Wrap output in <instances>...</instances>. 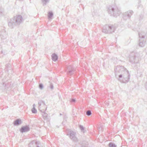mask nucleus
<instances>
[{
    "instance_id": "f257e3e1",
    "label": "nucleus",
    "mask_w": 147,
    "mask_h": 147,
    "mask_svg": "<svg viewBox=\"0 0 147 147\" xmlns=\"http://www.w3.org/2000/svg\"><path fill=\"white\" fill-rule=\"evenodd\" d=\"M115 75L117 79L121 82L126 83L129 81L130 75L128 71L123 67H118L115 69Z\"/></svg>"
},
{
    "instance_id": "f03ea898",
    "label": "nucleus",
    "mask_w": 147,
    "mask_h": 147,
    "mask_svg": "<svg viewBox=\"0 0 147 147\" xmlns=\"http://www.w3.org/2000/svg\"><path fill=\"white\" fill-rule=\"evenodd\" d=\"M22 20L23 18L21 15L17 16L11 20L8 23V25L10 28H12L14 26L20 25L22 22Z\"/></svg>"
},
{
    "instance_id": "7ed1b4c3",
    "label": "nucleus",
    "mask_w": 147,
    "mask_h": 147,
    "mask_svg": "<svg viewBox=\"0 0 147 147\" xmlns=\"http://www.w3.org/2000/svg\"><path fill=\"white\" fill-rule=\"evenodd\" d=\"M38 105L39 107V110L43 113L42 114L43 118L44 119H47L48 114L45 112L47 109V107H46L45 103L44 101L40 100L38 102Z\"/></svg>"
},
{
    "instance_id": "20e7f679",
    "label": "nucleus",
    "mask_w": 147,
    "mask_h": 147,
    "mask_svg": "<svg viewBox=\"0 0 147 147\" xmlns=\"http://www.w3.org/2000/svg\"><path fill=\"white\" fill-rule=\"evenodd\" d=\"M111 16L117 17L121 13L120 10L117 7L115 6H110L107 10Z\"/></svg>"
},
{
    "instance_id": "39448f33",
    "label": "nucleus",
    "mask_w": 147,
    "mask_h": 147,
    "mask_svg": "<svg viewBox=\"0 0 147 147\" xmlns=\"http://www.w3.org/2000/svg\"><path fill=\"white\" fill-rule=\"evenodd\" d=\"M115 30V27L113 25L106 24L103 27L102 32L106 34L111 33L114 32Z\"/></svg>"
},
{
    "instance_id": "423d86ee",
    "label": "nucleus",
    "mask_w": 147,
    "mask_h": 147,
    "mask_svg": "<svg viewBox=\"0 0 147 147\" xmlns=\"http://www.w3.org/2000/svg\"><path fill=\"white\" fill-rule=\"evenodd\" d=\"M137 53L133 52L129 55V61L132 64L137 63L139 61V57Z\"/></svg>"
},
{
    "instance_id": "0eeeda50",
    "label": "nucleus",
    "mask_w": 147,
    "mask_h": 147,
    "mask_svg": "<svg viewBox=\"0 0 147 147\" xmlns=\"http://www.w3.org/2000/svg\"><path fill=\"white\" fill-rule=\"evenodd\" d=\"M66 71L68 75L71 76L75 73L76 69L71 65L66 66Z\"/></svg>"
},
{
    "instance_id": "6e6552de",
    "label": "nucleus",
    "mask_w": 147,
    "mask_h": 147,
    "mask_svg": "<svg viewBox=\"0 0 147 147\" xmlns=\"http://www.w3.org/2000/svg\"><path fill=\"white\" fill-rule=\"evenodd\" d=\"M133 13V11L131 10H129L123 13V19L125 20L127 19H129Z\"/></svg>"
},
{
    "instance_id": "1a4fd4ad",
    "label": "nucleus",
    "mask_w": 147,
    "mask_h": 147,
    "mask_svg": "<svg viewBox=\"0 0 147 147\" xmlns=\"http://www.w3.org/2000/svg\"><path fill=\"white\" fill-rule=\"evenodd\" d=\"M76 133L72 131H69V138L71 140L74 142H78V138L76 136Z\"/></svg>"
},
{
    "instance_id": "9d476101",
    "label": "nucleus",
    "mask_w": 147,
    "mask_h": 147,
    "mask_svg": "<svg viewBox=\"0 0 147 147\" xmlns=\"http://www.w3.org/2000/svg\"><path fill=\"white\" fill-rule=\"evenodd\" d=\"M0 36L2 39H4L6 38L7 35L4 29H2L0 32Z\"/></svg>"
},
{
    "instance_id": "9b49d317",
    "label": "nucleus",
    "mask_w": 147,
    "mask_h": 147,
    "mask_svg": "<svg viewBox=\"0 0 147 147\" xmlns=\"http://www.w3.org/2000/svg\"><path fill=\"white\" fill-rule=\"evenodd\" d=\"M30 128L28 126L26 125L22 127L20 129V131L22 133L27 132L30 130Z\"/></svg>"
},
{
    "instance_id": "f8f14e48",
    "label": "nucleus",
    "mask_w": 147,
    "mask_h": 147,
    "mask_svg": "<svg viewBox=\"0 0 147 147\" xmlns=\"http://www.w3.org/2000/svg\"><path fill=\"white\" fill-rule=\"evenodd\" d=\"M22 123L21 120L20 119H17L14 121L13 123V125L15 126H18L20 125Z\"/></svg>"
},
{
    "instance_id": "ddd939ff",
    "label": "nucleus",
    "mask_w": 147,
    "mask_h": 147,
    "mask_svg": "<svg viewBox=\"0 0 147 147\" xmlns=\"http://www.w3.org/2000/svg\"><path fill=\"white\" fill-rule=\"evenodd\" d=\"M146 33L144 31H142L138 33V35L140 39H144Z\"/></svg>"
},
{
    "instance_id": "4468645a",
    "label": "nucleus",
    "mask_w": 147,
    "mask_h": 147,
    "mask_svg": "<svg viewBox=\"0 0 147 147\" xmlns=\"http://www.w3.org/2000/svg\"><path fill=\"white\" fill-rule=\"evenodd\" d=\"M140 42L139 43V46L141 47H144L145 44L146 40L144 39H140Z\"/></svg>"
},
{
    "instance_id": "2eb2a0df",
    "label": "nucleus",
    "mask_w": 147,
    "mask_h": 147,
    "mask_svg": "<svg viewBox=\"0 0 147 147\" xmlns=\"http://www.w3.org/2000/svg\"><path fill=\"white\" fill-rule=\"evenodd\" d=\"M51 57L52 60L55 61H57L58 59V55L55 53H54L52 54Z\"/></svg>"
},
{
    "instance_id": "dca6fc26",
    "label": "nucleus",
    "mask_w": 147,
    "mask_h": 147,
    "mask_svg": "<svg viewBox=\"0 0 147 147\" xmlns=\"http://www.w3.org/2000/svg\"><path fill=\"white\" fill-rule=\"evenodd\" d=\"M80 144L81 145V147H87L88 145V142L85 141L81 142Z\"/></svg>"
},
{
    "instance_id": "f3484780",
    "label": "nucleus",
    "mask_w": 147,
    "mask_h": 147,
    "mask_svg": "<svg viewBox=\"0 0 147 147\" xmlns=\"http://www.w3.org/2000/svg\"><path fill=\"white\" fill-rule=\"evenodd\" d=\"M53 14L52 11H49V12L48 14V18L49 19H51L53 16Z\"/></svg>"
},
{
    "instance_id": "a211bd4d",
    "label": "nucleus",
    "mask_w": 147,
    "mask_h": 147,
    "mask_svg": "<svg viewBox=\"0 0 147 147\" xmlns=\"http://www.w3.org/2000/svg\"><path fill=\"white\" fill-rule=\"evenodd\" d=\"M42 2L43 3V5L45 6L47 5V3H49V0H41Z\"/></svg>"
},
{
    "instance_id": "6ab92c4d",
    "label": "nucleus",
    "mask_w": 147,
    "mask_h": 147,
    "mask_svg": "<svg viewBox=\"0 0 147 147\" xmlns=\"http://www.w3.org/2000/svg\"><path fill=\"white\" fill-rule=\"evenodd\" d=\"M108 146L109 147H117V146L112 142H110L108 144Z\"/></svg>"
},
{
    "instance_id": "aec40b11",
    "label": "nucleus",
    "mask_w": 147,
    "mask_h": 147,
    "mask_svg": "<svg viewBox=\"0 0 147 147\" xmlns=\"http://www.w3.org/2000/svg\"><path fill=\"white\" fill-rule=\"evenodd\" d=\"M4 9L2 7L0 8V15H2L4 14Z\"/></svg>"
},
{
    "instance_id": "412c9836",
    "label": "nucleus",
    "mask_w": 147,
    "mask_h": 147,
    "mask_svg": "<svg viewBox=\"0 0 147 147\" xmlns=\"http://www.w3.org/2000/svg\"><path fill=\"white\" fill-rule=\"evenodd\" d=\"M32 112L33 113H37V110L34 107H33V108L32 109Z\"/></svg>"
},
{
    "instance_id": "4be33fe9",
    "label": "nucleus",
    "mask_w": 147,
    "mask_h": 147,
    "mask_svg": "<svg viewBox=\"0 0 147 147\" xmlns=\"http://www.w3.org/2000/svg\"><path fill=\"white\" fill-rule=\"evenodd\" d=\"M79 128L80 129H81V130L83 131V132H84V127L82 125H80L79 126Z\"/></svg>"
},
{
    "instance_id": "5701e85b",
    "label": "nucleus",
    "mask_w": 147,
    "mask_h": 147,
    "mask_svg": "<svg viewBox=\"0 0 147 147\" xmlns=\"http://www.w3.org/2000/svg\"><path fill=\"white\" fill-rule=\"evenodd\" d=\"M92 114V113L91 110L88 111L86 112V115L88 116Z\"/></svg>"
},
{
    "instance_id": "b1692460",
    "label": "nucleus",
    "mask_w": 147,
    "mask_h": 147,
    "mask_svg": "<svg viewBox=\"0 0 147 147\" xmlns=\"http://www.w3.org/2000/svg\"><path fill=\"white\" fill-rule=\"evenodd\" d=\"M98 130L99 131L101 132H102L103 130V126H101L99 127L98 128Z\"/></svg>"
},
{
    "instance_id": "393cba45",
    "label": "nucleus",
    "mask_w": 147,
    "mask_h": 147,
    "mask_svg": "<svg viewBox=\"0 0 147 147\" xmlns=\"http://www.w3.org/2000/svg\"><path fill=\"white\" fill-rule=\"evenodd\" d=\"M38 86L39 88L41 90L44 87L43 84L42 83L40 84Z\"/></svg>"
},
{
    "instance_id": "a878e982",
    "label": "nucleus",
    "mask_w": 147,
    "mask_h": 147,
    "mask_svg": "<svg viewBox=\"0 0 147 147\" xmlns=\"http://www.w3.org/2000/svg\"><path fill=\"white\" fill-rule=\"evenodd\" d=\"M49 87L52 90L53 89V84L52 83H51L50 84Z\"/></svg>"
},
{
    "instance_id": "bb28decb",
    "label": "nucleus",
    "mask_w": 147,
    "mask_h": 147,
    "mask_svg": "<svg viewBox=\"0 0 147 147\" xmlns=\"http://www.w3.org/2000/svg\"><path fill=\"white\" fill-rule=\"evenodd\" d=\"M76 101V100L75 98H71L70 100V102H75Z\"/></svg>"
},
{
    "instance_id": "cd10ccee",
    "label": "nucleus",
    "mask_w": 147,
    "mask_h": 147,
    "mask_svg": "<svg viewBox=\"0 0 147 147\" xmlns=\"http://www.w3.org/2000/svg\"><path fill=\"white\" fill-rule=\"evenodd\" d=\"M143 18V16L142 15H140V19L139 20H142Z\"/></svg>"
},
{
    "instance_id": "c85d7f7f",
    "label": "nucleus",
    "mask_w": 147,
    "mask_h": 147,
    "mask_svg": "<svg viewBox=\"0 0 147 147\" xmlns=\"http://www.w3.org/2000/svg\"><path fill=\"white\" fill-rule=\"evenodd\" d=\"M39 142H36V147H39V146H38V145H37V144H39Z\"/></svg>"
},
{
    "instance_id": "c756f323",
    "label": "nucleus",
    "mask_w": 147,
    "mask_h": 147,
    "mask_svg": "<svg viewBox=\"0 0 147 147\" xmlns=\"http://www.w3.org/2000/svg\"><path fill=\"white\" fill-rule=\"evenodd\" d=\"M33 107H34V106H35V104H34L33 105Z\"/></svg>"
},
{
    "instance_id": "7c9ffc66",
    "label": "nucleus",
    "mask_w": 147,
    "mask_h": 147,
    "mask_svg": "<svg viewBox=\"0 0 147 147\" xmlns=\"http://www.w3.org/2000/svg\"><path fill=\"white\" fill-rule=\"evenodd\" d=\"M3 83V86H4V83Z\"/></svg>"
},
{
    "instance_id": "2f4dec72",
    "label": "nucleus",
    "mask_w": 147,
    "mask_h": 147,
    "mask_svg": "<svg viewBox=\"0 0 147 147\" xmlns=\"http://www.w3.org/2000/svg\"><path fill=\"white\" fill-rule=\"evenodd\" d=\"M60 115H62V114L61 113H60Z\"/></svg>"
}]
</instances>
